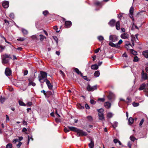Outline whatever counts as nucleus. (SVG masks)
<instances>
[{
  "label": "nucleus",
  "mask_w": 148,
  "mask_h": 148,
  "mask_svg": "<svg viewBox=\"0 0 148 148\" xmlns=\"http://www.w3.org/2000/svg\"><path fill=\"white\" fill-rule=\"evenodd\" d=\"M115 20L114 19H112L108 23V24L111 27H114L115 25Z\"/></svg>",
  "instance_id": "4468645a"
},
{
  "label": "nucleus",
  "mask_w": 148,
  "mask_h": 148,
  "mask_svg": "<svg viewBox=\"0 0 148 148\" xmlns=\"http://www.w3.org/2000/svg\"><path fill=\"white\" fill-rule=\"evenodd\" d=\"M77 106L78 108L79 109H84V107L82 106L81 104H78L77 105Z\"/></svg>",
  "instance_id": "473e14b6"
},
{
  "label": "nucleus",
  "mask_w": 148,
  "mask_h": 148,
  "mask_svg": "<svg viewBox=\"0 0 148 148\" xmlns=\"http://www.w3.org/2000/svg\"><path fill=\"white\" fill-rule=\"evenodd\" d=\"M21 31L24 36L27 35L28 33V31L26 29L24 28L22 29Z\"/></svg>",
  "instance_id": "5701e85b"
},
{
  "label": "nucleus",
  "mask_w": 148,
  "mask_h": 148,
  "mask_svg": "<svg viewBox=\"0 0 148 148\" xmlns=\"http://www.w3.org/2000/svg\"><path fill=\"white\" fill-rule=\"evenodd\" d=\"M25 40L24 38L19 37L17 39V40L20 41H23Z\"/></svg>",
  "instance_id": "58836bf2"
},
{
  "label": "nucleus",
  "mask_w": 148,
  "mask_h": 148,
  "mask_svg": "<svg viewBox=\"0 0 148 148\" xmlns=\"http://www.w3.org/2000/svg\"><path fill=\"white\" fill-rule=\"evenodd\" d=\"M98 65L96 64H95L93 65H92L91 66V69H92L96 70L98 69Z\"/></svg>",
  "instance_id": "412c9836"
},
{
  "label": "nucleus",
  "mask_w": 148,
  "mask_h": 148,
  "mask_svg": "<svg viewBox=\"0 0 148 148\" xmlns=\"http://www.w3.org/2000/svg\"><path fill=\"white\" fill-rule=\"evenodd\" d=\"M129 49H130L131 53L134 55H136L137 54V52L136 51L134 50L133 49L130 48Z\"/></svg>",
  "instance_id": "79ce46f5"
},
{
  "label": "nucleus",
  "mask_w": 148,
  "mask_h": 148,
  "mask_svg": "<svg viewBox=\"0 0 148 148\" xmlns=\"http://www.w3.org/2000/svg\"><path fill=\"white\" fill-rule=\"evenodd\" d=\"M97 38L99 41H102L104 39V37L101 36H97Z\"/></svg>",
  "instance_id": "bb28decb"
},
{
  "label": "nucleus",
  "mask_w": 148,
  "mask_h": 148,
  "mask_svg": "<svg viewBox=\"0 0 148 148\" xmlns=\"http://www.w3.org/2000/svg\"><path fill=\"white\" fill-rule=\"evenodd\" d=\"M72 25L71 22L70 21H67L65 22V27L67 28H69Z\"/></svg>",
  "instance_id": "f8f14e48"
},
{
  "label": "nucleus",
  "mask_w": 148,
  "mask_h": 148,
  "mask_svg": "<svg viewBox=\"0 0 148 148\" xmlns=\"http://www.w3.org/2000/svg\"><path fill=\"white\" fill-rule=\"evenodd\" d=\"M100 49V48H97V49H96L95 50V53H98L99 52V51Z\"/></svg>",
  "instance_id": "338daca9"
},
{
  "label": "nucleus",
  "mask_w": 148,
  "mask_h": 148,
  "mask_svg": "<svg viewBox=\"0 0 148 148\" xmlns=\"http://www.w3.org/2000/svg\"><path fill=\"white\" fill-rule=\"evenodd\" d=\"M109 40L113 42H114L117 41V38L115 35H110L109 37Z\"/></svg>",
  "instance_id": "6e6552de"
},
{
  "label": "nucleus",
  "mask_w": 148,
  "mask_h": 148,
  "mask_svg": "<svg viewBox=\"0 0 148 148\" xmlns=\"http://www.w3.org/2000/svg\"><path fill=\"white\" fill-rule=\"evenodd\" d=\"M30 139H31L32 140H33V139L32 136H31L30 138L29 136H28V144L29 143V141Z\"/></svg>",
  "instance_id": "0e129e2a"
},
{
  "label": "nucleus",
  "mask_w": 148,
  "mask_h": 148,
  "mask_svg": "<svg viewBox=\"0 0 148 148\" xmlns=\"http://www.w3.org/2000/svg\"><path fill=\"white\" fill-rule=\"evenodd\" d=\"M31 38L33 39L36 40L38 39V38H37V36L36 35H34L32 36H31Z\"/></svg>",
  "instance_id": "49530a36"
},
{
  "label": "nucleus",
  "mask_w": 148,
  "mask_h": 148,
  "mask_svg": "<svg viewBox=\"0 0 148 148\" xmlns=\"http://www.w3.org/2000/svg\"><path fill=\"white\" fill-rule=\"evenodd\" d=\"M129 35L126 33H124L121 35V37L123 39H126L128 38Z\"/></svg>",
  "instance_id": "2eb2a0df"
},
{
  "label": "nucleus",
  "mask_w": 148,
  "mask_h": 148,
  "mask_svg": "<svg viewBox=\"0 0 148 148\" xmlns=\"http://www.w3.org/2000/svg\"><path fill=\"white\" fill-rule=\"evenodd\" d=\"M19 105L21 106H25V104L22 101H19Z\"/></svg>",
  "instance_id": "37998d69"
},
{
  "label": "nucleus",
  "mask_w": 148,
  "mask_h": 148,
  "mask_svg": "<svg viewBox=\"0 0 148 148\" xmlns=\"http://www.w3.org/2000/svg\"><path fill=\"white\" fill-rule=\"evenodd\" d=\"M53 39L56 41L57 44H58V38H57V37L56 36H53Z\"/></svg>",
  "instance_id": "a18cd8bd"
},
{
  "label": "nucleus",
  "mask_w": 148,
  "mask_h": 148,
  "mask_svg": "<svg viewBox=\"0 0 148 148\" xmlns=\"http://www.w3.org/2000/svg\"><path fill=\"white\" fill-rule=\"evenodd\" d=\"M74 71L75 72H76L77 74L79 75H80L82 77H83L82 74L77 68H75L74 69Z\"/></svg>",
  "instance_id": "aec40b11"
},
{
  "label": "nucleus",
  "mask_w": 148,
  "mask_h": 148,
  "mask_svg": "<svg viewBox=\"0 0 148 148\" xmlns=\"http://www.w3.org/2000/svg\"><path fill=\"white\" fill-rule=\"evenodd\" d=\"M53 29L55 30H56V32L58 33L60 31H58L57 30L58 29V28L57 26H55L53 27Z\"/></svg>",
  "instance_id": "052dcab7"
},
{
  "label": "nucleus",
  "mask_w": 148,
  "mask_h": 148,
  "mask_svg": "<svg viewBox=\"0 0 148 148\" xmlns=\"http://www.w3.org/2000/svg\"><path fill=\"white\" fill-rule=\"evenodd\" d=\"M5 47L2 46L1 45H0V52H2L4 49Z\"/></svg>",
  "instance_id": "8fccbe9b"
},
{
  "label": "nucleus",
  "mask_w": 148,
  "mask_h": 148,
  "mask_svg": "<svg viewBox=\"0 0 148 148\" xmlns=\"http://www.w3.org/2000/svg\"><path fill=\"white\" fill-rule=\"evenodd\" d=\"M100 73L99 71H96L94 73V75L96 77H97L99 76Z\"/></svg>",
  "instance_id": "c85d7f7f"
},
{
  "label": "nucleus",
  "mask_w": 148,
  "mask_h": 148,
  "mask_svg": "<svg viewBox=\"0 0 148 148\" xmlns=\"http://www.w3.org/2000/svg\"><path fill=\"white\" fill-rule=\"evenodd\" d=\"M18 142V139H15L13 141V142L14 143H16Z\"/></svg>",
  "instance_id": "69168bd1"
},
{
  "label": "nucleus",
  "mask_w": 148,
  "mask_h": 148,
  "mask_svg": "<svg viewBox=\"0 0 148 148\" xmlns=\"http://www.w3.org/2000/svg\"><path fill=\"white\" fill-rule=\"evenodd\" d=\"M9 17L12 18L13 19L14 18V14L13 13H11L9 15Z\"/></svg>",
  "instance_id": "603ef678"
},
{
  "label": "nucleus",
  "mask_w": 148,
  "mask_h": 148,
  "mask_svg": "<svg viewBox=\"0 0 148 148\" xmlns=\"http://www.w3.org/2000/svg\"><path fill=\"white\" fill-rule=\"evenodd\" d=\"M22 144V143L21 142L19 141L18 143L16 145V146L18 148L20 147V146Z\"/></svg>",
  "instance_id": "e2e57ef3"
},
{
  "label": "nucleus",
  "mask_w": 148,
  "mask_h": 148,
  "mask_svg": "<svg viewBox=\"0 0 148 148\" xmlns=\"http://www.w3.org/2000/svg\"><path fill=\"white\" fill-rule=\"evenodd\" d=\"M39 36L40 37V40L41 41H43L44 39H46V38L42 34H40Z\"/></svg>",
  "instance_id": "a878e982"
},
{
  "label": "nucleus",
  "mask_w": 148,
  "mask_h": 148,
  "mask_svg": "<svg viewBox=\"0 0 148 148\" xmlns=\"http://www.w3.org/2000/svg\"><path fill=\"white\" fill-rule=\"evenodd\" d=\"M98 116L99 120L102 121L104 119L103 113H98Z\"/></svg>",
  "instance_id": "a211bd4d"
},
{
  "label": "nucleus",
  "mask_w": 148,
  "mask_h": 148,
  "mask_svg": "<svg viewBox=\"0 0 148 148\" xmlns=\"http://www.w3.org/2000/svg\"><path fill=\"white\" fill-rule=\"evenodd\" d=\"M141 79L142 81L147 79L148 83V75L146 73H144L143 70L142 71L141 73Z\"/></svg>",
  "instance_id": "0eeeda50"
},
{
  "label": "nucleus",
  "mask_w": 148,
  "mask_h": 148,
  "mask_svg": "<svg viewBox=\"0 0 148 148\" xmlns=\"http://www.w3.org/2000/svg\"><path fill=\"white\" fill-rule=\"evenodd\" d=\"M144 120L143 119H142L139 123L140 126H141L142 125L144 122Z\"/></svg>",
  "instance_id": "bf43d9fd"
},
{
  "label": "nucleus",
  "mask_w": 148,
  "mask_h": 148,
  "mask_svg": "<svg viewBox=\"0 0 148 148\" xmlns=\"http://www.w3.org/2000/svg\"><path fill=\"white\" fill-rule=\"evenodd\" d=\"M135 37L134 36H132V38L131 39V41L132 43V46H134V40H135Z\"/></svg>",
  "instance_id": "c756f323"
},
{
  "label": "nucleus",
  "mask_w": 148,
  "mask_h": 148,
  "mask_svg": "<svg viewBox=\"0 0 148 148\" xmlns=\"http://www.w3.org/2000/svg\"><path fill=\"white\" fill-rule=\"evenodd\" d=\"M118 124V123L117 122L115 121L112 125V126L113 128H115L117 126Z\"/></svg>",
  "instance_id": "72a5a7b5"
},
{
  "label": "nucleus",
  "mask_w": 148,
  "mask_h": 148,
  "mask_svg": "<svg viewBox=\"0 0 148 148\" xmlns=\"http://www.w3.org/2000/svg\"><path fill=\"white\" fill-rule=\"evenodd\" d=\"M45 82L49 90H52L53 88V86L51 84L50 82L47 79H46Z\"/></svg>",
  "instance_id": "9d476101"
},
{
  "label": "nucleus",
  "mask_w": 148,
  "mask_h": 148,
  "mask_svg": "<svg viewBox=\"0 0 148 148\" xmlns=\"http://www.w3.org/2000/svg\"><path fill=\"white\" fill-rule=\"evenodd\" d=\"M97 110L98 112H99V113H103V112L104 111L103 109L101 108L99 109H98Z\"/></svg>",
  "instance_id": "09e8293b"
},
{
  "label": "nucleus",
  "mask_w": 148,
  "mask_h": 148,
  "mask_svg": "<svg viewBox=\"0 0 148 148\" xmlns=\"http://www.w3.org/2000/svg\"><path fill=\"white\" fill-rule=\"evenodd\" d=\"M4 21L5 24L6 25H10V22L9 21L6 19H5Z\"/></svg>",
  "instance_id": "c9c22d12"
},
{
  "label": "nucleus",
  "mask_w": 148,
  "mask_h": 148,
  "mask_svg": "<svg viewBox=\"0 0 148 148\" xmlns=\"http://www.w3.org/2000/svg\"><path fill=\"white\" fill-rule=\"evenodd\" d=\"M147 87L148 88V83L147 84L144 83L140 85V87L138 88V90H143L144 92H145V89H147Z\"/></svg>",
  "instance_id": "39448f33"
},
{
  "label": "nucleus",
  "mask_w": 148,
  "mask_h": 148,
  "mask_svg": "<svg viewBox=\"0 0 148 148\" xmlns=\"http://www.w3.org/2000/svg\"><path fill=\"white\" fill-rule=\"evenodd\" d=\"M47 73L45 72L40 71V75L38 76L39 80L40 82L44 83L45 81V79L47 78Z\"/></svg>",
  "instance_id": "f03ea898"
},
{
  "label": "nucleus",
  "mask_w": 148,
  "mask_h": 148,
  "mask_svg": "<svg viewBox=\"0 0 148 148\" xmlns=\"http://www.w3.org/2000/svg\"><path fill=\"white\" fill-rule=\"evenodd\" d=\"M97 85H95L91 86L90 85L88 84L87 87V90L88 91H93L97 89Z\"/></svg>",
  "instance_id": "20e7f679"
},
{
  "label": "nucleus",
  "mask_w": 148,
  "mask_h": 148,
  "mask_svg": "<svg viewBox=\"0 0 148 148\" xmlns=\"http://www.w3.org/2000/svg\"><path fill=\"white\" fill-rule=\"evenodd\" d=\"M127 101H125L126 103L128 104H129L132 102L131 99L129 97H127Z\"/></svg>",
  "instance_id": "cd10ccee"
},
{
  "label": "nucleus",
  "mask_w": 148,
  "mask_h": 148,
  "mask_svg": "<svg viewBox=\"0 0 148 148\" xmlns=\"http://www.w3.org/2000/svg\"><path fill=\"white\" fill-rule=\"evenodd\" d=\"M134 12V8L132 6L130 8V16L131 18H133V14Z\"/></svg>",
  "instance_id": "dca6fc26"
},
{
  "label": "nucleus",
  "mask_w": 148,
  "mask_h": 148,
  "mask_svg": "<svg viewBox=\"0 0 148 148\" xmlns=\"http://www.w3.org/2000/svg\"><path fill=\"white\" fill-rule=\"evenodd\" d=\"M130 139L133 142L136 139V138H135L134 137L132 136H131L130 137Z\"/></svg>",
  "instance_id": "e433bc0d"
},
{
  "label": "nucleus",
  "mask_w": 148,
  "mask_h": 148,
  "mask_svg": "<svg viewBox=\"0 0 148 148\" xmlns=\"http://www.w3.org/2000/svg\"><path fill=\"white\" fill-rule=\"evenodd\" d=\"M1 57L2 62L3 64H6L9 62V60L8 58H11L10 55H8L6 53L2 55Z\"/></svg>",
  "instance_id": "7ed1b4c3"
},
{
  "label": "nucleus",
  "mask_w": 148,
  "mask_h": 148,
  "mask_svg": "<svg viewBox=\"0 0 148 148\" xmlns=\"http://www.w3.org/2000/svg\"><path fill=\"white\" fill-rule=\"evenodd\" d=\"M134 119L132 117H130L128 119V124L130 125L132 124L134 122Z\"/></svg>",
  "instance_id": "393cba45"
},
{
  "label": "nucleus",
  "mask_w": 148,
  "mask_h": 148,
  "mask_svg": "<svg viewBox=\"0 0 148 148\" xmlns=\"http://www.w3.org/2000/svg\"><path fill=\"white\" fill-rule=\"evenodd\" d=\"M145 95L148 97V88H147L145 89Z\"/></svg>",
  "instance_id": "c03bdc74"
},
{
  "label": "nucleus",
  "mask_w": 148,
  "mask_h": 148,
  "mask_svg": "<svg viewBox=\"0 0 148 148\" xmlns=\"http://www.w3.org/2000/svg\"><path fill=\"white\" fill-rule=\"evenodd\" d=\"M49 12L48 11L45 10L43 12V14L45 16H46L47 14H48Z\"/></svg>",
  "instance_id": "6e6d98bb"
},
{
  "label": "nucleus",
  "mask_w": 148,
  "mask_h": 148,
  "mask_svg": "<svg viewBox=\"0 0 148 148\" xmlns=\"http://www.w3.org/2000/svg\"><path fill=\"white\" fill-rule=\"evenodd\" d=\"M90 143L88 144L89 147L90 148H93L94 145V142L92 139H90Z\"/></svg>",
  "instance_id": "f3484780"
},
{
  "label": "nucleus",
  "mask_w": 148,
  "mask_h": 148,
  "mask_svg": "<svg viewBox=\"0 0 148 148\" xmlns=\"http://www.w3.org/2000/svg\"><path fill=\"white\" fill-rule=\"evenodd\" d=\"M139 60L137 56H135L134 58L133 61L134 62H137Z\"/></svg>",
  "instance_id": "3c124183"
},
{
  "label": "nucleus",
  "mask_w": 148,
  "mask_h": 148,
  "mask_svg": "<svg viewBox=\"0 0 148 148\" xmlns=\"http://www.w3.org/2000/svg\"><path fill=\"white\" fill-rule=\"evenodd\" d=\"M28 73V71L27 70H25L24 72V75H26Z\"/></svg>",
  "instance_id": "774afa93"
},
{
  "label": "nucleus",
  "mask_w": 148,
  "mask_h": 148,
  "mask_svg": "<svg viewBox=\"0 0 148 148\" xmlns=\"http://www.w3.org/2000/svg\"><path fill=\"white\" fill-rule=\"evenodd\" d=\"M104 106L106 108L108 109L110 108L111 104L109 102H107L104 103Z\"/></svg>",
  "instance_id": "6ab92c4d"
},
{
  "label": "nucleus",
  "mask_w": 148,
  "mask_h": 148,
  "mask_svg": "<svg viewBox=\"0 0 148 148\" xmlns=\"http://www.w3.org/2000/svg\"><path fill=\"white\" fill-rule=\"evenodd\" d=\"M143 54L144 56L146 58H148V50L144 51L143 53Z\"/></svg>",
  "instance_id": "b1692460"
},
{
  "label": "nucleus",
  "mask_w": 148,
  "mask_h": 148,
  "mask_svg": "<svg viewBox=\"0 0 148 148\" xmlns=\"http://www.w3.org/2000/svg\"><path fill=\"white\" fill-rule=\"evenodd\" d=\"M87 118L89 121H91L92 120V119L91 116H88L87 117Z\"/></svg>",
  "instance_id": "13d9d810"
},
{
  "label": "nucleus",
  "mask_w": 148,
  "mask_h": 148,
  "mask_svg": "<svg viewBox=\"0 0 148 148\" xmlns=\"http://www.w3.org/2000/svg\"><path fill=\"white\" fill-rule=\"evenodd\" d=\"M132 144V143L130 141L128 143L127 145L130 148H131V146Z\"/></svg>",
  "instance_id": "864d4df0"
},
{
  "label": "nucleus",
  "mask_w": 148,
  "mask_h": 148,
  "mask_svg": "<svg viewBox=\"0 0 148 148\" xmlns=\"http://www.w3.org/2000/svg\"><path fill=\"white\" fill-rule=\"evenodd\" d=\"M5 72L6 76H10L12 74V71L10 68L7 67L5 69Z\"/></svg>",
  "instance_id": "1a4fd4ad"
},
{
  "label": "nucleus",
  "mask_w": 148,
  "mask_h": 148,
  "mask_svg": "<svg viewBox=\"0 0 148 148\" xmlns=\"http://www.w3.org/2000/svg\"><path fill=\"white\" fill-rule=\"evenodd\" d=\"M108 99L110 101L114 100L115 98V95L114 93L112 92L109 93V95L108 97Z\"/></svg>",
  "instance_id": "423d86ee"
},
{
  "label": "nucleus",
  "mask_w": 148,
  "mask_h": 148,
  "mask_svg": "<svg viewBox=\"0 0 148 148\" xmlns=\"http://www.w3.org/2000/svg\"><path fill=\"white\" fill-rule=\"evenodd\" d=\"M30 81V79H29ZM29 85H32L33 86H34L36 85V84L34 82H33L32 81H29Z\"/></svg>",
  "instance_id": "4c0bfd02"
},
{
  "label": "nucleus",
  "mask_w": 148,
  "mask_h": 148,
  "mask_svg": "<svg viewBox=\"0 0 148 148\" xmlns=\"http://www.w3.org/2000/svg\"><path fill=\"white\" fill-rule=\"evenodd\" d=\"M9 22H10V26H12L14 25H16L15 23L12 20L11 21H10Z\"/></svg>",
  "instance_id": "5fc2aeb1"
},
{
  "label": "nucleus",
  "mask_w": 148,
  "mask_h": 148,
  "mask_svg": "<svg viewBox=\"0 0 148 148\" xmlns=\"http://www.w3.org/2000/svg\"><path fill=\"white\" fill-rule=\"evenodd\" d=\"M95 4L97 6H99L100 7L102 6L101 3L99 1H97L95 3Z\"/></svg>",
  "instance_id": "a19ab883"
},
{
  "label": "nucleus",
  "mask_w": 148,
  "mask_h": 148,
  "mask_svg": "<svg viewBox=\"0 0 148 148\" xmlns=\"http://www.w3.org/2000/svg\"><path fill=\"white\" fill-rule=\"evenodd\" d=\"M132 45L131 44L130 42L128 41H126L125 42V47L127 49H130V47L133 48Z\"/></svg>",
  "instance_id": "9b49d317"
},
{
  "label": "nucleus",
  "mask_w": 148,
  "mask_h": 148,
  "mask_svg": "<svg viewBox=\"0 0 148 148\" xmlns=\"http://www.w3.org/2000/svg\"><path fill=\"white\" fill-rule=\"evenodd\" d=\"M90 102L91 104L93 105L96 103V102L93 99H91L90 101Z\"/></svg>",
  "instance_id": "4d7b16f0"
},
{
  "label": "nucleus",
  "mask_w": 148,
  "mask_h": 148,
  "mask_svg": "<svg viewBox=\"0 0 148 148\" xmlns=\"http://www.w3.org/2000/svg\"><path fill=\"white\" fill-rule=\"evenodd\" d=\"M2 5L4 8H6L8 7L9 6V2L7 1H4L2 3Z\"/></svg>",
  "instance_id": "ddd939ff"
},
{
  "label": "nucleus",
  "mask_w": 148,
  "mask_h": 148,
  "mask_svg": "<svg viewBox=\"0 0 148 148\" xmlns=\"http://www.w3.org/2000/svg\"><path fill=\"white\" fill-rule=\"evenodd\" d=\"M116 28L117 30H119L120 29V22L119 21H117L116 22L115 24Z\"/></svg>",
  "instance_id": "4be33fe9"
},
{
  "label": "nucleus",
  "mask_w": 148,
  "mask_h": 148,
  "mask_svg": "<svg viewBox=\"0 0 148 148\" xmlns=\"http://www.w3.org/2000/svg\"><path fill=\"white\" fill-rule=\"evenodd\" d=\"M109 45L113 47H117V45L115 44L112 42H110L109 43Z\"/></svg>",
  "instance_id": "f704fd0d"
},
{
  "label": "nucleus",
  "mask_w": 148,
  "mask_h": 148,
  "mask_svg": "<svg viewBox=\"0 0 148 148\" xmlns=\"http://www.w3.org/2000/svg\"><path fill=\"white\" fill-rule=\"evenodd\" d=\"M70 130L71 131L75 132L77 134V136H86L87 135V132L83 131L82 130H79L74 127H69Z\"/></svg>",
  "instance_id": "f257e3e1"
},
{
  "label": "nucleus",
  "mask_w": 148,
  "mask_h": 148,
  "mask_svg": "<svg viewBox=\"0 0 148 148\" xmlns=\"http://www.w3.org/2000/svg\"><path fill=\"white\" fill-rule=\"evenodd\" d=\"M12 145L11 143H8L7 145L6 148H12Z\"/></svg>",
  "instance_id": "ea45409f"
},
{
  "label": "nucleus",
  "mask_w": 148,
  "mask_h": 148,
  "mask_svg": "<svg viewBox=\"0 0 148 148\" xmlns=\"http://www.w3.org/2000/svg\"><path fill=\"white\" fill-rule=\"evenodd\" d=\"M132 105L134 107H137L139 105V104L138 103L134 102L132 103Z\"/></svg>",
  "instance_id": "de8ad7c7"
},
{
  "label": "nucleus",
  "mask_w": 148,
  "mask_h": 148,
  "mask_svg": "<svg viewBox=\"0 0 148 148\" xmlns=\"http://www.w3.org/2000/svg\"><path fill=\"white\" fill-rule=\"evenodd\" d=\"M113 115V114L112 112H108L107 114V117L109 118H112Z\"/></svg>",
  "instance_id": "7c9ffc66"
},
{
  "label": "nucleus",
  "mask_w": 148,
  "mask_h": 148,
  "mask_svg": "<svg viewBox=\"0 0 148 148\" xmlns=\"http://www.w3.org/2000/svg\"><path fill=\"white\" fill-rule=\"evenodd\" d=\"M85 107L86 109H90V107L89 106L87 103L85 104Z\"/></svg>",
  "instance_id": "680f3d73"
},
{
  "label": "nucleus",
  "mask_w": 148,
  "mask_h": 148,
  "mask_svg": "<svg viewBox=\"0 0 148 148\" xmlns=\"http://www.w3.org/2000/svg\"><path fill=\"white\" fill-rule=\"evenodd\" d=\"M0 102L1 103H3L6 100V99L4 97L1 96L0 98Z\"/></svg>",
  "instance_id": "2f4dec72"
}]
</instances>
